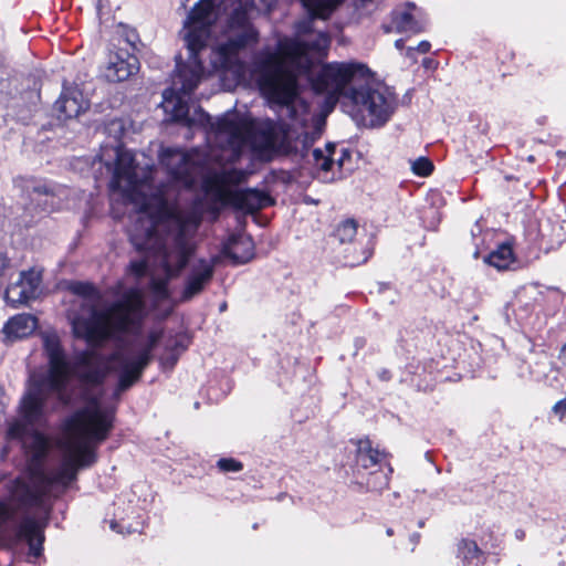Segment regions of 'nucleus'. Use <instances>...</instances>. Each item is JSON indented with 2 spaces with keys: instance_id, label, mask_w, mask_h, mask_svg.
<instances>
[{
  "instance_id": "f257e3e1",
  "label": "nucleus",
  "mask_w": 566,
  "mask_h": 566,
  "mask_svg": "<svg viewBox=\"0 0 566 566\" xmlns=\"http://www.w3.org/2000/svg\"><path fill=\"white\" fill-rule=\"evenodd\" d=\"M311 42L298 39L280 41L277 51L262 61L259 87L272 108L286 107L290 123L277 126L270 119L252 120L237 114H227L218 120L217 136L238 154L249 145L256 150L279 149L305 156L321 136L324 120L313 114L298 97L300 76H305L314 92L326 94V103L334 105L345 87L348 114L361 126H382L392 115L396 96L386 86L369 85V70L360 63L322 65L329 46L326 33L312 35Z\"/></svg>"
},
{
  "instance_id": "f03ea898",
  "label": "nucleus",
  "mask_w": 566,
  "mask_h": 566,
  "mask_svg": "<svg viewBox=\"0 0 566 566\" xmlns=\"http://www.w3.org/2000/svg\"><path fill=\"white\" fill-rule=\"evenodd\" d=\"M99 160L112 169L111 187L124 199L138 207V217L129 229L132 243L146 258L132 261L129 271L136 276L149 274L157 297L168 295L167 282L179 274L188 262L189 237L197 230L200 217L198 203L185 216L168 206L163 196L147 197V178H139L133 154L120 147H103Z\"/></svg>"
},
{
  "instance_id": "7ed1b4c3",
  "label": "nucleus",
  "mask_w": 566,
  "mask_h": 566,
  "mask_svg": "<svg viewBox=\"0 0 566 566\" xmlns=\"http://www.w3.org/2000/svg\"><path fill=\"white\" fill-rule=\"evenodd\" d=\"M114 417L115 409L97 397L71 415L63 424L60 467L50 475L33 469L28 480L11 481L7 497L0 501V526L13 521L20 511L40 506L54 485L65 490L76 480L81 468L92 465L96 460L95 447L108 437Z\"/></svg>"
},
{
  "instance_id": "20e7f679",
  "label": "nucleus",
  "mask_w": 566,
  "mask_h": 566,
  "mask_svg": "<svg viewBox=\"0 0 566 566\" xmlns=\"http://www.w3.org/2000/svg\"><path fill=\"white\" fill-rule=\"evenodd\" d=\"M217 20L214 0H199L190 10L184 23V40L188 49V65L180 66L174 76L172 87L163 93L161 107L170 120L181 122L192 127L203 124L208 115L196 108L192 116L185 97L199 84L203 76V67L198 61V53L206 46L210 35V27Z\"/></svg>"
},
{
  "instance_id": "39448f33",
  "label": "nucleus",
  "mask_w": 566,
  "mask_h": 566,
  "mask_svg": "<svg viewBox=\"0 0 566 566\" xmlns=\"http://www.w3.org/2000/svg\"><path fill=\"white\" fill-rule=\"evenodd\" d=\"M78 300L80 310H71L69 319L73 334L88 344H99L116 333L129 332L139 326L144 317L143 294L132 289L112 304L106 311L98 312L96 305L101 295L87 282H74L69 286Z\"/></svg>"
},
{
  "instance_id": "423d86ee",
  "label": "nucleus",
  "mask_w": 566,
  "mask_h": 566,
  "mask_svg": "<svg viewBox=\"0 0 566 566\" xmlns=\"http://www.w3.org/2000/svg\"><path fill=\"white\" fill-rule=\"evenodd\" d=\"M160 163L166 167L171 178L185 187L190 188L200 182L206 197L211 199L214 205L233 206L238 209L253 211L272 203V199L265 192L252 189H233L230 186L232 174L229 171L207 172L197 160V154L166 148L160 154Z\"/></svg>"
},
{
  "instance_id": "0eeeda50",
  "label": "nucleus",
  "mask_w": 566,
  "mask_h": 566,
  "mask_svg": "<svg viewBox=\"0 0 566 566\" xmlns=\"http://www.w3.org/2000/svg\"><path fill=\"white\" fill-rule=\"evenodd\" d=\"M42 339L49 361L48 375L42 379L35 375L30 377L20 405L22 418L30 426L44 424L46 415L56 409L55 405H49L51 397L55 396L59 405H66L70 401L65 390L72 368L66 360L60 338L55 333H45Z\"/></svg>"
},
{
  "instance_id": "6e6552de",
  "label": "nucleus",
  "mask_w": 566,
  "mask_h": 566,
  "mask_svg": "<svg viewBox=\"0 0 566 566\" xmlns=\"http://www.w3.org/2000/svg\"><path fill=\"white\" fill-rule=\"evenodd\" d=\"M160 329L150 331L144 340L119 349L105 361L94 352H85L77 356L74 373L85 384H98L107 374L108 368L119 373L117 391H124L135 384L151 359V352L161 338Z\"/></svg>"
},
{
  "instance_id": "1a4fd4ad",
  "label": "nucleus",
  "mask_w": 566,
  "mask_h": 566,
  "mask_svg": "<svg viewBox=\"0 0 566 566\" xmlns=\"http://www.w3.org/2000/svg\"><path fill=\"white\" fill-rule=\"evenodd\" d=\"M258 33L248 20L247 13L241 10L234 11L230 18L224 40L220 41L213 49L217 60L213 61L216 69H230L240 50L256 42Z\"/></svg>"
},
{
  "instance_id": "9d476101",
  "label": "nucleus",
  "mask_w": 566,
  "mask_h": 566,
  "mask_svg": "<svg viewBox=\"0 0 566 566\" xmlns=\"http://www.w3.org/2000/svg\"><path fill=\"white\" fill-rule=\"evenodd\" d=\"M139 71V61L127 50L111 51L102 74L108 82L118 83L128 80Z\"/></svg>"
},
{
  "instance_id": "9b49d317",
  "label": "nucleus",
  "mask_w": 566,
  "mask_h": 566,
  "mask_svg": "<svg viewBox=\"0 0 566 566\" xmlns=\"http://www.w3.org/2000/svg\"><path fill=\"white\" fill-rule=\"evenodd\" d=\"M41 281L42 275L39 270L29 269L22 271L19 280L7 287L4 292L6 301L17 306L35 298L40 292Z\"/></svg>"
},
{
  "instance_id": "f8f14e48",
  "label": "nucleus",
  "mask_w": 566,
  "mask_h": 566,
  "mask_svg": "<svg viewBox=\"0 0 566 566\" xmlns=\"http://www.w3.org/2000/svg\"><path fill=\"white\" fill-rule=\"evenodd\" d=\"M8 437L21 439L23 448L33 462H40L50 449V440L38 431H29L21 421H13L9 424Z\"/></svg>"
},
{
  "instance_id": "ddd939ff",
  "label": "nucleus",
  "mask_w": 566,
  "mask_h": 566,
  "mask_svg": "<svg viewBox=\"0 0 566 566\" xmlns=\"http://www.w3.org/2000/svg\"><path fill=\"white\" fill-rule=\"evenodd\" d=\"M87 108V102L77 88H66L55 102V111L60 118L69 119L77 117Z\"/></svg>"
},
{
  "instance_id": "4468645a",
  "label": "nucleus",
  "mask_w": 566,
  "mask_h": 566,
  "mask_svg": "<svg viewBox=\"0 0 566 566\" xmlns=\"http://www.w3.org/2000/svg\"><path fill=\"white\" fill-rule=\"evenodd\" d=\"M335 145L327 144L324 149L315 148L312 151L313 164L318 169V178L323 181H332L335 179V168L340 169L343 165V158H339L337 163L334 160Z\"/></svg>"
},
{
  "instance_id": "2eb2a0df",
  "label": "nucleus",
  "mask_w": 566,
  "mask_h": 566,
  "mask_svg": "<svg viewBox=\"0 0 566 566\" xmlns=\"http://www.w3.org/2000/svg\"><path fill=\"white\" fill-rule=\"evenodd\" d=\"M38 326V319L31 314H18L8 319L2 328L7 340H15L30 336Z\"/></svg>"
},
{
  "instance_id": "dca6fc26",
  "label": "nucleus",
  "mask_w": 566,
  "mask_h": 566,
  "mask_svg": "<svg viewBox=\"0 0 566 566\" xmlns=\"http://www.w3.org/2000/svg\"><path fill=\"white\" fill-rule=\"evenodd\" d=\"M44 524L31 517L24 518L18 528L17 535L19 538L28 542L30 553L38 557L42 551V543L44 541L43 535Z\"/></svg>"
},
{
  "instance_id": "f3484780",
  "label": "nucleus",
  "mask_w": 566,
  "mask_h": 566,
  "mask_svg": "<svg viewBox=\"0 0 566 566\" xmlns=\"http://www.w3.org/2000/svg\"><path fill=\"white\" fill-rule=\"evenodd\" d=\"M212 274V264L206 261H200L199 264L193 268L190 276L188 277L182 293V298L190 300L195 295L199 294L206 284L211 280Z\"/></svg>"
},
{
  "instance_id": "a211bd4d",
  "label": "nucleus",
  "mask_w": 566,
  "mask_h": 566,
  "mask_svg": "<svg viewBox=\"0 0 566 566\" xmlns=\"http://www.w3.org/2000/svg\"><path fill=\"white\" fill-rule=\"evenodd\" d=\"M254 244L250 237L238 235L230 239L224 247V253L233 263H247L253 258Z\"/></svg>"
},
{
  "instance_id": "6ab92c4d",
  "label": "nucleus",
  "mask_w": 566,
  "mask_h": 566,
  "mask_svg": "<svg viewBox=\"0 0 566 566\" xmlns=\"http://www.w3.org/2000/svg\"><path fill=\"white\" fill-rule=\"evenodd\" d=\"M384 454L371 447L368 439H361L357 443V463L365 469H371L380 464Z\"/></svg>"
},
{
  "instance_id": "aec40b11",
  "label": "nucleus",
  "mask_w": 566,
  "mask_h": 566,
  "mask_svg": "<svg viewBox=\"0 0 566 566\" xmlns=\"http://www.w3.org/2000/svg\"><path fill=\"white\" fill-rule=\"evenodd\" d=\"M515 261L513 249L510 244L503 243L492 251L485 262L497 270L509 269Z\"/></svg>"
},
{
  "instance_id": "412c9836",
  "label": "nucleus",
  "mask_w": 566,
  "mask_h": 566,
  "mask_svg": "<svg viewBox=\"0 0 566 566\" xmlns=\"http://www.w3.org/2000/svg\"><path fill=\"white\" fill-rule=\"evenodd\" d=\"M458 555L463 559L465 566H478L482 560V551L478 544L471 539H461L458 544Z\"/></svg>"
},
{
  "instance_id": "4be33fe9",
  "label": "nucleus",
  "mask_w": 566,
  "mask_h": 566,
  "mask_svg": "<svg viewBox=\"0 0 566 566\" xmlns=\"http://www.w3.org/2000/svg\"><path fill=\"white\" fill-rule=\"evenodd\" d=\"M312 18L326 19L340 0H301Z\"/></svg>"
},
{
  "instance_id": "5701e85b",
  "label": "nucleus",
  "mask_w": 566,
  "mask_h": 566,
  "mask_svg": "<svg viewBox=\"0 0 566 566\" xmlns=\"http://www.w3.org/2000/svg\"><path fill=\"white\" fill-rule=\"evenodd\" d=\"M396 27L399 31L402 32H412L418 33L423 30V27L421 23L416 21L411 13L409 12H402L395 21Z\"/></svg>"
},
{
  "instance_id": "b1692460",
  "label": "nucleus",
  "mask_w": 566,
  "mask_h": 566,
  "mask_svg": "<svg viewBox=\"0 0 566 566\" xmlns=\"http://www.w3.org/2000/svg\"><path fill=\"white\" fill-rule=\"evenodd\" d=\"M357 232V224L354 220H346L342 222L336 229V235L340 242H349L353 240Z\"/></svg>"
},
{
  "instance_id": "393cba45",
  "label": "nucleus",
  "mask_w": 566,
  "mask_h": 566,
  "mask_svg": "<svg viewBox=\"0 0 566 566\" xmlns=\"http://www.w3.org/2000/svg\"><path fill=\"white\" fill-rule=\"evenodd\" d=\"M411 170L419 177H428L433 170V164L427 157H419L411 161Z\"/></svg>"
},
{
  "instance_id": "a878e982",
  "label": "nucleus",
  "mask_w": 566,
  "mask_h": 566,
  "mask_svg": "<svg viewBox=\"0 0 566 566\" xmlns=\"http://www.w3.org/2000/svg\"><path fill=\"white\" fill-rule=\"evenodd\" d=\"M218 468L224 472H238L242 469V464L234 459H220Z\"/></svg>"
},
{
  "instance_id": "bb28decb",
  "label": "nucleus",
  "mask_w": 566,
  "mask_h": 566,
  "mask_svg": "<svg viewBox=\"0 0 566 566\" xmlns=\"http://www.w3.org/2000/svg\"><path fill=\"white\" fill-rule=\"evenodd\" d=\"M431 45L428 41H421L416 48H408L407 49V56L410 59H415V52H419L421 54L429 52Z\"/></svg>"
},
{
  "instance_id": "cd10ccee",
  "label": "nucleus",
  "mask_w": 566,
  "mask_h": 566,
  "mask_svg": "<svg viewBox=\"0 0 566 566\" xmlns=\"http://www.w3.org/2000/svg\"><path fill=\"white\" fill-rule=\"evenodd\" d=\"M553 412L558 416L559 420H563L566 417V397L558 400L553 406Z\"/></svg>"
},
{
  "instance_id": "c85d7f7f",
  "label": "nucleus",
  "mask_w": 566,
  "mask_h": 566,
  "mask_svg": "<svg viewBox=\"0 0 566 566\" xmlns=\"http://www.w3.org/2000/svg\"><path fill=\"white\" fill-rule=\"evenodd\" d=\"M368 486H370L374 490H380L388 485V475L387 473H381L380 480L378 483H374L370 480L367 482Z\"/></svg>"
},
{
  "instance_id": "c756f323",
  "label": "nucleus",
  "mask_w": 566,
  "mask_h": 566,
  "mask_svg": "<svg viewBox=\"0 0 566 566\" xmlns=\"http://www.w3.org/2000/svg\"><path fill=\"white\" fill-rule=\"evenodd\" d=\"M308 31V22H302L297 25L298 35L304 34Z\"/></svg>"
},
{
  "instance_id": "7c9ffc66",
  "label": "nucleus",
  "mask_w": 566,
  "mask_h": 566,
  "mask_svg": "<svg viewBox=\"0 0 566 566\" xmlns=\"http://www.w3.org/2000/svg\"><path fill=\"white\" fill-rule=\"evenodd\" d=\"M7 266H8V259L3 255H0V275L3 274Z\"/></svg>"
},
{
  "instance_id": "2f4dec72",
  "label": "nucleus",
  "mask_w": 566,
  "mask_h": 566,
  "mask_svg": "<svg viewBox=\"0 0 566 566\" xmlns=\"http://www.w3.org/2000/svg\"><path fill=\"white\" fill-rule=\"evenodd\" d=\"M419 538H420V534H419V533H413V534L410 536V541L412 542L413 546L418 544Z\"/></svg>"
},
{
  "instance_id": "473e14b6",
  "label": "nucleus",
  "mask_w": 566,
  "mask_h": 566,
  "mask_svg": "<svg viewBox=\"0 0 566 566\" xmlns=\"http://www.w3.org/2000/svg\"><path fill=\"white\" fill-rule=\"evenodd\" d=\"M395 46L397 50H402L403 49V40L399 39L395 42Z\"/></svg>"
},
{
  "instance_id": "72a5a7b5",
  "label": "nucleus",
  "mask_w": 566,
  "mask_h": 566,
  "mask_svg": "<svg viewBox=\"0 0 566 566\" xmlns=\"http://www.w3.org/2000/svg\"><path fill=\"white\" fill-rule=\"evenodd\" d=\"M560 354L566 359V344L562 347Z\"/></svg>"
},
{
  "instance_id": "f704fd0d",
  "label": "nucleus",
  "mask_w": 566,
  "mask_h": 566,
  "mask_svg": "<svg viewBox=\"0 0 566 566\" xmlns=\"http://www.w3.org/2000/svg\"><path fill=\"white\" fill-rule=\"evenodd\" d=\"M102 2H103V0H97V4H96V7H97V10H98V11H101V9H102V7H103V3H102Z\"/></svg>"
},
{
  "instance_id": "c9c22d12",
  "label": "nucleus",
  "mask_w": 566,
  "mask_h": 566,
  "mask_svg": "<svg viewBox=\"0 0 566 566\" xmlns=\"http://www.w3.org/2000/svg\"><path fill=\"white\" fill-rule=\"evenodd\" d=\"M386 533L388 536H391L394 534V531L392 528H387Z\"/></svg>"
},
{
  "instance_id": "e433bc0d",
  "label": "nucleus",
  "mask_w": 566,
  "mask_h": 566,
  "mask_svg": "<svg viewBox=\"0 0 566 566\" xmlns=\"http://www.w3.org/2000/svg\"><path fill=\"white\" fill-rule=\"evenodd\" d=\"M523 535H524V534H523V532H517V534H516V536H517L518 538H522V537H523Z\"/></svg>"
},
{
  "instance_id": "4c0bfd02",
  "label": "nucleus",
  "mask_w": 566,
  "mask_h": 566,
  "mask_svg": "<svg viewBox=\"0 0 566 566\" xmlns=\"http://www.w3.org/2000/svg\"><path fill=\"white\" fill-rule=\"evenodd\" d=\"M370 255V252H368L364 258H363V261H366Z\"/></svg>"
},
{
  "instance_id": "58836bf2",
  "label": "nucleus",
  "mask_w": 566,
  "mask_h": 566,
  "mask_svg": "<svg viewBox=\"0 0 566 566\" xmlns=\"http://www.w3.org/2000/svg\"><path fill=\"white\" fill-rule=\"evenodd\" d=\"M176 360H177V358H176V357H175V358H172V360H171L170 365H171V366H172V365H175Z\"/></svg>"
}]
</instances>
